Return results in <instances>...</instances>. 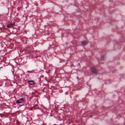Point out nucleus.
Listing matches in <instances>:
<instances>
[{
  "label": "nucleus",
  "mask_w": 125,
  "mask_h": 125,
  "mask_svg": "<svg viewBox=\"0 0 125 125\" xmlns=\"http://www.w3.org/2000/svg\"><path fill=\"white\" fill-rule=\"evenodd\" d=\"M81 42L83 45H85L88 44V43L85 40L82 41Z\"/></svg>",
  "instance_id": "4"
},
{
  "label": "nucleus",
  "mask_w": 125,
  "mask_h": 125,
  "mask_svg": "<svg viewBox=\"0 0 125 125\" xmlns=\"http://www.w3.org/2000/svg\"><path fill=\"white\" fill-rule=\"evenodd\" d=\"M90 117H92V116L91 115V116H90Z\"/></svg>",
  "instance_id": "9"
},
{
  "label": "nucleus",
  "mask_w": 125,
  "mask_h": 125,
  "mask_svg": "<svg viewBox=\"0 0 125 125\" xmlns=\"http://www.w3.org/2000/svg\"><path fill=\"white\" fill-rule=\"evenodd\" d=\"M91 71L93 73L97 75V74L98 72L94 67H92Z\"/></svg>",
  "instance_id": "1"
},
{
  "label": "nucleus",
  "mask_w": 125,
  "mask_h": 125,
  "mask_svg": "<svg viewBox=\"0 0 125 125\" xmlns=\"http://www.w3.org/2000/svg\"><path fill=\"white\" fill-rule=\"evenodd\" d=\"M60 62H61V61H60Z\"/></svg>",
  "instance_id": "11"
},
{
  "label": "nucleus",
  "mask_w": 125,
  "mask_h": 125,
  "mask_svg": "<svg viewBox=\"0 0 125 125\" xmlns=\"http://www.w3.org/2000/svg\"><path fill=\"white\" fill-rule=\"evenodd\" d=\"M24 100V99L22 98L19 99L17 100L16 101L17 103L19 104L22 103V102Z\"/></svg>",
  "instance_id": "2"
},
{
  "label": "nucleus",
  "mask_w": 125,
  "mask_h": 125,
  "mask_svg": "<svg viewBox=\"0 0 125 125\" xmlns=\"http://www.w3.org/2000/svg\"><path fill=\"white\" fill-rule=\"evenodd\" d=\"M15 24V23L14 22L11 23L10 24H8L7 27L8 28L12 26L13 25H14Z\"/></svg>",
  "instance_id": "3"
},
{
  "label": "nucleus",
  "mask_w": 125,
  "mask_h": 125,
  "mask_svg": "<svg viewBox=\"0 0 125 125\" xmlns=\"http://www.w3.org/2000/svg\"><path fill=\"white\" fill-rule=\"evenodd\" d=\"M48 90L46 88H45L43 90V91L45 92H47L48 91Z\"/></svg>",
  "instance_id": "6"
},
{
  "label": "nucleus",
  "mask_w": 125,
  "mask_h": 125,
  "mask_svg": "<svg viewBox=\"0 0 125 125\" xmlns=\"http://www.w3.org/2000/svg\"><path fill=\"white\" fill-rule=\"evenodd\" d=\"M28 82L30 85H32L34 83V82L33 81H28Z\"/></svg>",
  "instance_id": "5"
},
{
  "label": "nucleus",
  "mask_w": 125,
  "mask_h": 125,
  "mask_svg": "<svg viewBox=\"0 0 125 125\" xmlns=\"http://www.w3.org/2000/svg\"><path fill=\"white\" fill-rule=\"evenodd\" d=\"M0 125H1V124H0Z\"/></svg>",
  "instance_id": "10"
},
{
  "label": "nucleus",
  "mask_w": 125,
  "mask_h": 125,
  "mask_svg": "<svg viewBox=\"0 0 125 125\" xmlns=\"http://www.w3.org/2000/svg\"><path fill=\"white\" fill-rule=\"evenodd\" d=\"M27 72L28 73H31V71H28Z\"/></svg>",
  "instance_id": "7"
},
{
  "label": "nucleus",
  "mask_w": 125,
  "mask_h": 125,
  "mask_svg": "<svg viewBox=\"0 0 125 125\" xmlns=\"http://www.w3.org/2000/svg\"><path fill=\"white\" fill-rule=\"evenodd\" d=\"M30 110H32V108H30Z\"/></svg>",
  "instance_id": "8"
}]
</instances>
